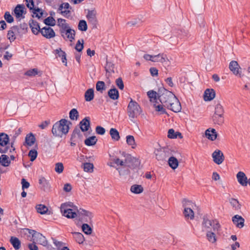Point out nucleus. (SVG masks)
<instances>
[{
  "instance_id": "obj_1",
  "label": "nucleus",
  "mask_w": 250,
  "mask_h": 250,
  "mask_svg": "<svg viewBox=\"0 0 250 250\" xmlns=\"http://www.w3.org/2000/svg\"><path fill=\"white\" fill-rule=\"evenodd\" d=\"M70 124V122L67 120L61 119L53 125L52 134L56 137H62L63 135H65L68 132Z\"/></svg>"
},
{
  "instance_id": "obj_2",
  "label": "nucleus",
  "mask_w": 250,
  "mask_h": 250,
  "mask_svg": "<svg viewBox=\"0 0 250 250\" xmlns=\"http://www.w3.org/2000/svg\"><path fill=\"white\" fill-rule=\"evenodd\" d=\"M158 95L159 100L165 107L169 105V103L175 97V95L172 92L163 87L159 88Z\"/></svg>"
},
{
  "instance_id": "obj_3",
  "label": "nucleus",
  "mask_w": 250,
  "mask_h": 250,
  "mask_svg": "<svg viewBox=\"0 0 250 250\" xmlns=\"http://www.w3.org/2000/svg\"><path fill=\"white\" fill-rule=\"evenodd\" d=\"M183 206L184 207L183 214L186 219L193 220L194 218V213L193 210L195 205L191 201L184 199L182 201Z\"/></svg>"
},
{
  "instance_id": "obj_4",
  "label": "nucleus",
  "mask_w": 250,
  "mask_h": 250,
  "mask_svg": "<svg viewBox=\"0 0 250 250\" xmlns=\"http://www.w3.org/2000/svg\"><path fill=\"white\" fill-rule=\"evenodd\" d=\"M141 112V109L138 104L131 99L127 106V114L130 120L133 121V120L137 118Z\"/></svg>"
},
{
  "instance_id": "obj_5",
  "label": "nucleus",
  "mask_w": 250,
  "mask_h": 250,
  "mask_svg": "<svg viewBox=\"0 0 250 250\" xmlns=\"http://www.w3.org/2000/svg\"><path fill=\"white\" fill-rule=\"evenodd\" d=\"M202 226L203 229L207 231H208V229H210L211 227L215 232L219 231L221 228V226L217 220H210L206 216L203 217Z\"/></svg>"
},
{
  "instance_id": "obj_6",
  "label": "nucleus",
  "mask_w": 250,
  "mask_h": 250,
  "mask_svg": "<svg viewBox=\"0 0 250 250\" xmlns=\"http://www.w3.org/2000/svg\"><path fill=\"white\" fill-rule=\"evenodd\" d=\"M9 138L8 135L4 133H0V153H6L9 150V151L11 152L12 149L13 150H15V148L13 147L12 144L11 146V148L7 146L9 144Z\"/></svg>"
},
{
  "instance_id": "obj_7",
  "label": "nucleus",
  "mask_w": 250,
  "mask_h": 250,
  "mask_svg": "<svg viewBox=\"0 0 250 250\" xmlns=\"http://www.w3.org/2000/svg\"><path fill=\"white\" fill-rule=\"evenodd\" d=\"M156 159L158 161H164L171 155L170 149L168 147H164L156 149L154 151Z\"/></svg>"
},
{
  "instance_id": "obj_8",
  "label": "nucleus",
  "mask_w": 250,
  "mask_h": 250,
  "mask_svg": "<svg viewBox=\"0 0 250 250\" xmlns=\"http://www.w3.org/2000/svg\"><path fill=\"white\" fill-rule=\"evenodd\" d=\"M30 234H32L33 241L43 246H46L48 245V241L42 234L34 230H31L29 231Z\"/></svg>"
},
{
  "instance_id": "obj_9",
  "label": "nucleus",
  "mask_w": 250,
  "mask_h": 250,
  "mask_svg": "<svg viewBox=\"0 0 250 250\" xmlns=\"http://www.w3.org/2000/svg\"><path fill=\"white\" fill-rule=\"evenodd\" d=\"M62 37L65 40H68L72 42L75 39V31L69 26L64 29H60Z\"/></svg>"
},
{
  "instance_id": "obj_10",
  "label": "nucleus",
  "mask_w": 250,
  "mask_h": 250,
  "mask_svg": "<svg viewBox=\"0 0 250 250\" xmlns=\"http://www.w3.org/2000/svg\"><path fill=\"white\" fill-rule=\"evenodd\" d=\"M26 6L30 9L33 10V13L36 14V17L38 18L42 16V12L41 9L39 8H34V2L33 0H25Z\"/></svg>"
},
{
  "instance_id": "obj_11",
  "label": "nucleus",
  "mask_w": 250,
  "mask_h": 250,
  "mask_svg": "<svg viewBox=\"0 0 250 250\" xmlns=\"http://www.w3.org/2000/svg\"><path fill=\"white\" fill-rule=\"evenodd\" d=\"M169 104V105L166 106V107L175 112H178L181 111V104L176 96Z\"/></svg>"
},
{
  "instance_id": "obj_12",
  "label": "nucleus",
  "mask_w": 250,
  "mask_h": 250,
  "mask_svg": "<svg viewBox=\"0 0 250 250\" xmlns=\"http://www.w3.org/2000/svg\"><path fill=\"white\" fill-rule=\"evenodd\" d=\"M213 162L217 165L221 164L224 160L225 157L222 152L218 149L215 150L212 154Z\"/></svg>"
},
{
  "instance_id": "obj_13",
  "label": "nucleus",
  "mask_w": 250,
  "mask_h": 250,
  "mask_svg": "<svg viewBox=\"0 0 250 250\" xmlns=\"http://www.w3.org/2000/svg\"><path fill=\"white\" fill-rule=\"evenodd\" d=\"M40 33L46 39L54 38L56 34L54 30L49 26H45L41 29Z\"/></svg>"
},
{
  "instance_id": "obj_14",
  "label": "nucleus",
  "mask_w": 250,
  "mask_h": 250,
  "mask_svg": "<svg viewBox=\"0 0 250 250\" xmlns=\"http://www.w3.org/2000/svg\"><path fill=\"white\" fill-rule=\"evenodd\" d=\"M96 11L95 10H88L86 18L88 22L91 24L93 28L96 27L97 20L96 18Z\"/></svg>"
},
{
  "instance_id": "obj_15",
  "label": "nucleus",
  "mask_w": 250,
  "mask_h": 250,
  "mask_svg": "<svg viewBox=\"0 0 250 250\" xmlns=\"http://www.w3.org/2000/svg\"><path fill=\"white\" fill-rule=\"evenodd\" d=\"M66 204L61 205V210L63 215L68 218H74L76 216V213L72 211V209L66 208Z\"/></svg>"
},
{
  "instance_id": "obj_16",
  "label": "nucleus",
  "mask_w": 250,
  "mask_h": 250,
  "mask_svg": "<svg viewBox=\"0 0 250 250\" xmlns=\"http://www.w3.org/2000/svg\"><path fill=\"white\" fill-rule=\"evenodd\" d=\"M20 33V28L18 26L12 27L8 31L7 38L11 42H14L16 39V35Z\"/></svg>"
},
{
  "instance_id": "obj_17",
  "label": "nucleus",
  "mask_w": 250,
  "mask_h": 250,
  "mask_svg": "<svg viewBox=\"0 0 250 250\" xmlns=\"http://www.w3.org/2000/svg\"><path fill=\"white\" fill-rule=\"evenodd\" d=\"M83 135L81 130H80L79 128H77V127H75L71 137V146H75L76 145V142H77V139H81Z\"/></svg>"
},
{
  "instance_id": "obj_18",
  "label": "nucleus",
  "mask_w": 250,
  "mask_h": 250,
  "mask_svg": "<svg viewBox=\"0 0 250 250\" xmlns=\"http://www.w3.org/2000/svg\"><path fill=\"white\" fill-rule=\"evenodd\" d=\"M90 127V118L86 117L83 119L79 123V129L82 132L87 131Z\"/></svg>"
},
{
  "instance_id": "obj_19",
  "label": "nucleus",
  "mask_w": 250,
  "mask_h": 250,
  "mask_svg": "<svg viewBox=\"0 0 250 250\" xmlns=\"http://www.w3.org/2000/svg\"><path fill=\"white\" fill-rule=\"evenodd\" d=\"M236 178L238 183L242 186H247L248 184V178L242 171H239L236 174Z\"/></svg>"
},
{
  "instance_id": "obj_20",
  "label": "nucleus",
  "mask_w": 250,
  "mask_h": 250,
  "mask_svg": "<svg viewBox=\"0 0 250 250\" xmlns=\"http://www.w3.org/2000/svg\"><path fill=\"white\" fill-rule=\"evenodd\" d=\"M229 68L230 70L235 75H240V69L238 62L235 61H232L229 64Z\"/></svg>"
},
{
  "instance_id": "obj_21",
  "label": "nucleus",
  "mask_w": 250,
  "mask_h": 250,
  "mask_svg": "<svg viewBox=\"0 0 250 250\" xmlns=\"http://www.w3.org/2000/svg\"><path fill=\"white\" fill-rule=\"evenodd\" d=\"M233 224L238 228H242L244 226V219L239 215H234L232 218Z\"/></svg>"
},
{
  "instance_id": "obj_22",
  "label": "nucleus",
  "mask_w": 250,
  "mask_h": 250,
  "mask_svg": "<svg viewBox=\"0 0 250 250\" xmlns=\"http://www.w3.org/2000/svg\"><path fill=\"white\" fill-rule=\"evenodd\" d=\"M104 68L106 72V76H107L108 78L110 77L115 72L114 64L112 62L107 61Z\"/></svg>"
},
{
  "instance_id": "obj_23",
  "label": "nucleus",
  "mask_w": 250,
  "mask_h": 250,
  "mask_svg": "<svg viewBox=\"0 0 250 250\" xmlns=\"http://www.w3.org/2000/svg\"><path fill=\"white\" fill-rule=\"evenodd\" d=\"M206 137L211 141L215 140L217 137V133L214 128H208L205 131Z\"/></svg>"
},
{
  "instance_id": "obj_24",
  "label": "nucleus",
  "mask_w": 250,
  "mask_h": 250,
  "mask_svg": "<svg viewBox=\"0 0 250 250\" xmlns=\"http://www.w3.org/2000/svg\"><path fill=\"white\" fill-rule=\"evenodd\" d=\"M29 25L31 28L32 32L35 35H37L40 32L41 29L39 23L34 20H31L29 22Z\"/></svg>"
},
{
  "instance_id": "obj_25",
  "label": "nucleus",
  "mask_w": 250,
  "mask_h": 250,
  "mask_svg": "<svg viewBox=\"0 0 250 250\" xmlns=\"http://www.w3.org/2000/svg\"><path fill=\"white\" fill-rule=\"evenodd\" d=\"M215 92L213 89H207L204 93V100L206 101H209L214 98Z\"/></svg>"
},
{
  "instance_id": "obj_26",
  "label": "nucleus",
  "mask_w": 250,
  "mask_h": 250,
  "mask_svg": "<svg viewBox=\"0 0 250 250\" xmlns=\"http://www.w3.org/2000/svg\"><path fill=\"white\" fill-rule=\"evenodd\" d=\"M168 60V59L166 54L164 53L159 54L157 55H154L153 62H159L163 63Z\"/></svg>"
},
{
  "instance_id": "obj_27",
  "label": "nucleus",
  "mask_w": 250,
  "mask_h": 250,
  "mask_svg": "<svg viewBox=\"0 0 250 250\" xmlns=\"http://www.w3.org/2000/svg\"><path fill=\"white\" fill-rule=\"evenodd\" d=\"M25 7L23 5L18 4L15 7L14 10V13L17 18H19L22 16L24 13Z\"/></svg>"
},
{
  "instance_id": "obj_28",
  "label": "nucleus",
  "mask_w": 250,
  "mask_h": 250,
  "mask_svg": "<svg viewBox=\"0 0 250 250\" xmlns=\"http://www.w3.org/2000/svg\"><path fill=\"white\" fill-rule=\"evenodd\" d=\"M39 182L41 186V188L44 190H46L50 188V184L48 181L44 177H41L39 179Z\"/></svg>"
},
{
  "instance_id": "obj_29",
  "label": "nucleus",
  "mask_w": 250,
  "mask_h": 250,
  "mask_svg": "<svg viewBox=\"0 0 250 250\" xmlns=\"http://www.w3.org/2000/svg\"><path fill=\"white\" fill-rule=\"evenodd\" d=\"M167 137L171 139H175L178 137L180 139L183 138V136L180 132L178 131L175 132L173 129H169L168 130Z\"/></svg>"
},
{
  "instance_id": "obj_30",
  "label": "nucleus",
  "mask_w": 250,
  "mask_h": 250,
  "mask_svg": "<svg viewBox=\"0 0 250 250\" xmlns=\"http://www.w3.org/2000/svg\"><path fill=\"white\" fill-rule=\"evenodd\" d=\"M108 95L110 99L113 100H117L119 97L118 90L115 88H111L108 91Z\"/></svg>"
},
{
  "instance_id": "obj_31",
  "label": "nucleus",
  "mask_w": 250,
  "mask_h": 250,
  "mask_svg": "<svg viewBox=\"0 0 250 250\" xmlns=\"http://www.w3.org/2000/svg\"><path fill=\"white\" fill-rule=\"evenodd\" d=\"M94 97V90L92 88L87 89L84 93V99L86 102L91 101Z\"/></svg>"
},
{
  "instance_id": "obj_32",
  "label": "nucleus",
  "mask_w": 250,
  "mask_h": 250,
  "mask_svg": "<svg viewBox=\"0 0 250 250\" xmlns=\"http://www.w3.org/2000/svg\"><path fill=\"white\" fill-rule=\"evenodd\" d=\"M168 163L169 167L173 169H175L179 165L178 160L173 156H171L169 158Z\"/></svg>"
},
{
  "instance_id": "obj_33",
  "label": "nucleus",
  "mask_w": 250,
  "mask_h": 250,
  "mask_svg": "<svg viewBox=\"0 0 250 250\" xmlns=\"http://www.w3.org/2000/svg\"><path fill=\"white\" fill-rule=\"evenodd\" d=\"M206 237L207 240L211 243H215L217 238L214 232L210 230L207 231Z\"/></svg>"
},
{
  "instance_id": "obj_34",
  "label": "nucleus",
  "mask_w": 250,
  "mask_h": 250,
  "mask_svg": "<svg viewBox=\"0 0 250 250\" xmlns=\"http://www.w3.org/2000/svg\"><path fill=\"white\" fill-rule=\"evenodd\" d=\"M109 134L112 140L116 141H118L120 140V136L119 132L116 128H111L110 129Z\"/></svg>"
},
{
  "instance_id": "obj_35",
  "label": "nucleus",
  "mask_w": 250,
  "mask_h": 250,
  "mask_svg": "<svg viewBox=\"0 0 250 250\" xmlns=\"http://www.w3.org/2000/svg\"><path fill=\"white\" fill-rule=\"evenodd\" d=\"M147 96L150 99V101L152 103H157V97L158 98V92L153 90H150L147 93Z\"/></svg>"
},
{
  "instance_id": "obj_36",
  "label": "nucleus",
  "mask_w": 250,
  "mask_h": 250,
  "mask_svg": "<svg viewBox=\"0 0 250 250\" xmlns=\"http://www.w3.org/2000/svg\"><path fill=\"white\" fill-rule=\"evenodd\" d=\"M35 141L36 138L32 133L27 134L25 137V143L28 146H32L35 143Z\"/></svg>"
},
{
  "instance_id": "obj_37",
  "label": "nucleus",
  "mask_w": 250,
  "mask_h": 250,
  "mask_svg": "<svg viewBox=\"0 0 250 250\" xmlns=\"http://www.w3.org/2000/svg\"><path fill=\"white\" fill-rule=\"evenodd\" d=\"M0 163L3 167H8L10 164L9 157L6 155H1L0 157Z\"/></svg>"
},
{
  "instance_id": "obj_38",
  "label": "nucleus",
  "mask_w": 250,
  "mask_h": 250,
  "mask_svg": "<svg viewBox=\"0 0 250 250\" xmlns=\"http://www.w3.org/2000/svg\"><path fill=\"white\" fill-rule=\"evenodd\" d=\"M130 190L135 194H139L143 191V188L141 185H133L131 187Z\"/></svg>"
},
{
  "instance_id": "obj_39",
  "label": "nucleus",
  "mask_w": 250,
  "mask_h": 250,
  "mask_svg": "<svg viewBox=\"0 0 250 250\" xmlns=\"http://www.w3.org/2000/svg\"><path fill=\"white\" fill-rule=\"evenodd\" d=\"M10 241L15 249L18 250L20 249L21 242L18 238L11 237Z\"/></svg>"
},
{
  "instance_id": "obj_40",
  "label": "nucleus",
  "mask_w": 250,
  "mask_h": 250,
  "mask_svg": "<svg viewBox=\"0 0 250 250\" xmlns=\"http://www.w3.org/2000/svg\"><path fill=\"white\" fill-rule=\"evenodd\" d=\"M97 142V139L95 136H91L84 141V144L87 146H92L95 145Z\"/></svg>"
},
{
  "instance_id": "obj_41",
  "label": "nucleus",
  "mask_w": 250,
  "mask_h": 250,
  "mask_svg": "<svg viewBox=\"0 0 250 250\" xmlns=\"http://www.w3.org/2000/svg\"><path fill=\"white\" fill-rule=\"evenodd\" d=\"M212 118L214 123L218 125H221L224 123L223 115H214Z\"/></svg>"
},
{
  "instance_id": "obj_42",
  "label": "nucleus",
  "mask_w": 250,
  "mask_h": 250,
  "mask_svg": "<svg viewBox=\"0 0 250 250\" xmlns=\"http://www.w3.org/2000/svg\"><path fill=\"white\" fill-rule=\"evenodd\" d=\"M126 141L128 145L131 146L132 148H135L136 147V144L134 137L132 135H127L126 137Z\"/></svg>"
},
{
  "instance_id": "obj_43",
  "label": "nucleus",
  "mask_w": 250,
  "mask_h": 250,
  "mask_svg": "<svg viewBox=\"0 0 250 250\" xmlns=\"http://www.w3.org/2000/svg\"><path fill=\"white\" fill-rule=\"evenodd\" d=\"M36 209L37 211L41 214H45L48 211L47 207L42 204L37 205L36 206Z\"/></svg>"
},
{
  "instance_id": "obj_44",
  "label": "nucleus",
  "mask_w": 250,
  "mask_h": 250,
  "mask_svg": "<svg viewBox=\"0 0 250 250\" xmlns=\"http://www.w3.org/2000/svg\"><path fill=\"white\" fill-rule=\"evenodd\" d=\"M96 89L97 91L103 93L106 89L104 82L103 81H98L96 84Z\"/></svg>"
},
{
  "instance_id": "obj_45",
  "label": "nucleus",
  "mask_w": 250,
  "mask_h": 250,
  "mask_svg": "<svg viewBox=\"0 0 250 250\" xmlns=\"http://www.w3.org/2000/svg\"><path fill=\"white\" fill-rule=\"evenodd\" d=\"M74 238L76 241L79 244H82L84 241V238L83 235L80 232H74L73 233Z\"/></svg>"
},
{
  "instance_id": "obj_46",
  "label": "nucleus",
  "mask_w": 250,
  "mask_h": 250,
  "mask_svg": "<svg viewBox=\"0 0 250 250\" xmlns=\"http://www.w3.org/2000/svg\"><path fill=\"white\" fill-rule=\"evenodd\" d=\"M44 23L46 25L53 26L56 24V21L52 17L49 16L44 19Z\"/></svg>"
},
{
  "instance_id": "obj_47",
  "label": "nucleus",
  "mask_w": 250,
  "mask_h": 250,
  "mask_svg": "<svg viewBox=\"0 0 250 250\" xmlns=\"http://www.w3.org/2000/svg\"><path fill=\"white\" fill-rule=\"evenodd\" d=\"M177 36L181 39L188 38L189 37V32L185 29L179 30L177 32Z\"/></svg>"
},
{
  "instance_id": "obj_48",
  "label": "nucleus",
  "mask_w": 250,
  "mask_h": 250,
  "mask_svg": "<svg viewBox=\"0 0 250 250\" xmlns=\"http://www.w3.org/2000/svg\"><path fill=\"white\" fill-rule=\"evenodd\" d=\"M153 105L156 111L158 112H160L161 114L166 113V109L164 108V107L165 106L162 104H157V103H153Z\"/></svg>"
},
{
  "instance_id": "obj_49",
  "label": "nucleus",
  "mask_w": 250,
  "mask_h": 250,
  "mask_svg": "<svg viewBox=\"0 0 250 250\" xmlns=\"http://www.w3.org/2000/svg\"><path fill=\"white\" fill-rule=\"evenodd\" d=\"M79 116V113L75 108L71 109L69 112V117L72 120H77Z\"/></svg>"
},
{
  "instance_id": "obj_50",
  "label": "nucleus",
  "mask_w": 250,
  "mask_h": 250,
  "mask_svg": "<svg viewBox=\"0 0 250 250\" xmlns=\"http://www.w3.org/2000/svg\"><path fill=\"white\" fill-rule=\"evenodd\" d=\"M78 29L82 31H85L87 29L86 22L84 20H81L78 24Z\"/></svg>"
},
{
  "instance_id": "obj_51",
  "label": "nucleus",
  "mask_w": 250,
  "mask_h": 250,
  "mask_svg": "<svg viewBox=\"0 0 250 250\" xmlns=\"http://www.w3.org/2000/svg\"><path fill=\"white\" fill-rule=\"evenodd\" d=\"M224 109L222 105L218 103L216 104L215 108L214 115H223Z\"/></svg>"
},
{
  "instance_id": "obj_52",
  "label": "nucleus",
  "mask_w": 250,
  "mask_h": 250,
  "mask_svg": "<svg viewBox=\"0 0 250 250\" xmlns=\"http://www.w3.org/2000/svg\"><path fill=\"white\" fill-rule=\"evenodd\" d=\"M94 166L93 164L85 163L83 164V169L85 172H91L93 171Z\"/></svg>"
},
{
  "instance_id": "obj_53",
  "label": "nucleus",
  "mask_w": 250,
  "mask_h": 250,
  "mask_svg": "<svg viewBox=\"0 0 250 250\" xmlns=\"http://www.w3.org/2000/svg\"><path fill=\"white\" fill-rule=\"evenodd\" d=\"M64 169L63 165L62 163H57L55 164V171L59 173H62Z\"/></svg>"
},
{
  "instance_id": "obj_54",
  "label": "nucleus",
  "mask_w": 250,
  "mask_h": 250,
  "mask_svg": "<svg viewBox=\"0 0 250 250\" xmlns=\"http://www.w3.org/2000/svg\"><path fill=\"white\" fill-rule=\"evenodd\" d=\"M58 25L60 27V29H64L69 26V25L66 23V21L61 18L58 19Z\"/></svg>"
},
{
  "instance_id": "obj_55",
  "label": "nucleus",
  "mask_w": 250,
  "mask_h": 250,
  "mask_svg": "<svg viewBox=\"0 0 250 250\" xmlns=\"http://www.w3.org/2000/svg\"><path fill=\"white\" fill-rule=\"evenodd\" d=\"M82 228L83 232L86 234H90L92 232V229L87 224H83Z\"/></svg>"
},
{
  "instance_id": "obj_56",
  "label": "nucleus",
  "mask_w": 250,
  "mask_h": 250,
  "mask_svg": "<svg viewBox=\"0 0 250 250\" xmlns=\"http://www.w3.org/2000/svg\"><path fill=\"white\" fill-rule=\"evenodd\" d=\"M37 155L38 152L35 149H32L30 150L28 153V156L30 158V161L32 162L34 161L36 159Z\"/></svg>"
},
{
  "instance_id": "obj_57",
  "label": "nucleus",
  "mask_w": 250,
  "mask_h": 250,
  "mask_svg": "<svg viewBox=\"0 0 250 250\" xmlns=\"http://www.w3.org/2000/svg\"><path fill=\"white\" fill-rule=\"evenodd\" d=\"M78 52H81L83 48V40H78L75 47Z\"/></svg>"
},
{
  "instance_id": "obj_58",
  "label": "nucleus",
  "mask_w": 250,
  "mask_h": 250,
  "mask_svg": "<svg viewBox=\"0 0 250 250\" xmlns=\"http://www.w3.org/2000/svg\"><path fill=\"white\" fill-rule=\"evenodd\" d=\"M142 23V21L139 19H135L127 23L129 26H133L139 25Z\"/></svg>"
},
{
  "instance_id": "obj_59",
  "label": "nucleus",
  "mask_w": 250,
  "mask_h": 250,
  "mask_svg": "<svg viewBox=\"0 0 250 250\" xmlns=\"http://www.w3.org/2000/svg\"><path fill=\"white\" fill-rule=\"evenodd\" d=\"M5 20L8 23H12L14 21L13 17L10 15L9 12H6L4 16Z\"/></svg>"
},
{
  "instance_id": "obj_60",
  "label": "nucleus",
  "mask_w": 250,
  "mask_h": 250,
  "mask_svg": "<svg viewBox=\"0 0 250 250\" xmlns=\"http://www.w3.org/2000/svg\"><path fill=\"white\" fill-rule=\"evenodd\" d=\"M230 203L231 205L233 207H235L236 208H237V209L240 208L241 205L237 199H235L234 198H231L230 199Z\"/></svg>"
},
{
  "instance_id": "obj_61",
  "label": "nucleus",
  "mask_w": 250,
  "mask_h": 250,
  "mask_svg": "<svg viewBox=\"0 0 250 250\" xmlns=\"http://www.w3.org/2000/svg\"><path fill=\"white\" fill-rule=\"evenodd\" d=\"M38 74V69L36 68L28 70L25 73V75L29 76H35Z\"/></svg>"
},
{
  "instance_id": "obj_62",
  "label": "nucleus",
  "mask_w": 250,
  "mask_h": 250,
  "mask_svg": "<svg viewBox=\"0 0 250 250\" xmlns=\"http://www.w3.org/2000/svg\"><path fill=\"white\" fill-rule=\"evenodd\" d=\"M116 84L119 89L123 90L124 88V84L122 79L119 78L116 80Z\"/></svg>"
},
{
  "instance_id": "obj_63",
  "label": "nucleus",
  "mask_w": 250,
  "mask_h": 250,
  "mask_svg": "<svg viewBox=\"0 0 250 250\" xmlns=\"http://www.w3.org/2000/svg\"><path fill=\"white\" fill-rule=\"evenodd\" d=\"M95 130L97 134L102 135H104L105 132V129L101 126H96Z\"/></svg>"
},
{
  "instance_id": "obj_64",
  "label": "nucleus",
  "mask_w": 250,
  "mask_h": 250,
  "mask_svg": "<svg viewBox=\"0 0 250 250\" xmlns=\"http://www.w3.org/2000/svg\"><path fill=\"white\" fill-rule=\"evenodd\" d=\"M52 239L53 240V244L58 249L61 248H62V247H63V243L62 242L59 241L53 238H52Z\"/></svg>"
}]
</instances>
